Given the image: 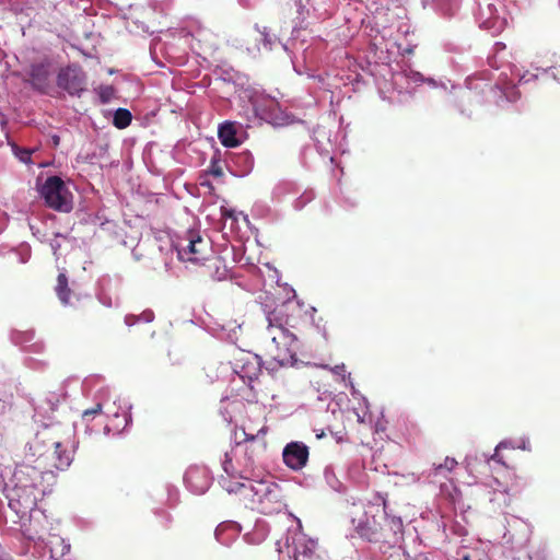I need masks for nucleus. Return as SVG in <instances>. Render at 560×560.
<instances>
[{
  "mask_svg": "<svg viewBox=\"0 0 560 560\" xmlns=\"http://www.w3.org/2000/svg\"><path fill=\"white\" fill-rule=\"evenodd\" d=\"M382 526L384 527V532H389V527L386 526V522H384V524L382 523Z\"/></svg>",
  "mask_w": 560,
  "mask_h": 560,
  "instance_id": "bf43d9fd",
  "label": "nucleus"
},
{
  "mask_svg": "<svg viewBox=\"0 0 560 560\" xmlns=\"http://www.w3.org/2000/svg\"><path fill=\"white\" fill-rule=\"evenodd\" d=\"M486 88H489V91L494 94L499 105H501L503 101L514 103L520 98V92L516 85L512 81L501 79V75L498 78V82L494 86H489L487 82L477 78H468L465 86L452 84V89L455 90L456 97L459 101V107H462L465 102L471 103L472 101H478L477 91L483 93ZM460 112L464 114L465 109L460 108Z\"/></svg>",
  "mask_w": 560,
  "mask_h": 560,
  "instance_id": "39448f33",
  "label": "nucleus"
},
{
  "mask_svg": "<svg viewBox=\"0 0 560 560\" xmlns=\"http://www.w3.org/2000/svg\"><path fill=\"white\" fill-rule=\"evenodd\" d=\"M219 262H220V259L215 257V258L213 259V261H212V266H213V267H215V269H217V275H218V276H217V279H218V280H221V279H223V278H225V277H226V271H228V270H226V267L224 266V267H223V270H222V271H220V268H219V266H218V264H219Z\"/></svg>",
  "mask_w": 560,
  "mask_h": 560,
  "instance_id": "8fccbe9b",
  "label": "nucleus"
},
{
  "mask_svg": "<svg viewBox=\"0 0 560 560\" xmlns=\"http://www.w3.org/2000/svg\"><path fill=\"white\" fill-rule=\"evenodd\" d=\"M209 173L215 177H220L223 175V170L219 161L212 159L210 166H209Z\"/></svg>",
  "mask_w": 560,
  "mask_h": 560,
  "instance_id": "a18cd8bd",
  "label": "nucleus"
},
{
  "mask_svg": "<svg viewBox=\"0 0 560 560\" xmlns=\"http://www.w3.org/2000/svg\"><path fill=\"white\" fill-rule=\"evenodd\" d=\"M219 482L222 486V488L225 491H228L229 493H240L241 495H242L241 487L249 486V482L248 483H244V482H240V481L233 482L231 479H226L223 477L220 479Z\"/></svg>",
  "mask_w": 560,
  "mask_h": 560,
  "instance_id": "c9c22d12",
  "label": "nucleus"
},
{
  "mask_svg": "<svg viewBox=\"0 0 560 560\" xmlns=\"http://www.w3.org/2000/svg\"><path fill=\"white\" fill-rule=\"evenodd\" d=\"M37 453L38 466L20 464L5 483V497L9 511L12 514L11 523L25 527L31 520V513L37 506V502L46 493L51 491L56 476L50 469H43L44 462L50 460L51 466L59 470L67 469L72 463V453L63 447L60 442H52L46 453L39 450V440L32 445Z\"/></svg>",
  "mask_w": 560,
  "mask_h": 560,
  "instance_id": "f257e3e1",
  "label": "nucleus"
},
{
  "mask_svg": "<svg viewBox=\"0 0 560 560\" xmlns=\"http://www.w3.org/2000/svg\"><path fill=\"white\" fill-rule=\"evenodd\" d=\"M58 236H59V234H57L56 237L50 241V247H51L54 255H57V252L60 248V243L57 240Z\"/></svg>",
  "mask_w": 560,
  "mask_h": 560,
  "instance_id": "5fc2aeb1",
  "label": "nucleus"
},
{
  "mask_svg": "<svg viewBox=\"0 0 560 560\" xmlns=\"http://www.w3.org/2000/svg\"><path fill=\"white\" fill-rule=\"evenodd\" d=\"M315 144L320 155L329 158L331 162L334 161L330 135L325 129H317L315 131Z\"/></svg>",
  "mask_w": 560,
  "mask_h": 560,
  "instance_id": "c85d7f7f",
  "label": "nucleus"
},
{
  "mask_svg": "<svg viewBox=\"0 0 560 560\" xmlns=\"http://www.w3.org/2000/svg\"><path fill=\"white\" fill-rule=\"evenodd\" d=\"M254 162L253 154L248 150H243L241 152L230 153L226 165L233 175L244 177L253 171Z\"/></svg>",
  "mask_w": 560,
  "mask_h": 560,
  "instance_id": "6ab92c4d",
  "label": "nucleus"
},
{
  "mask_svg": "<svg viewBox=\"0 0 560 560\" xmlns=\"http://www.w3.org/2000/svg\"><path fill=\"white\" fill-rule=\"evenodd\" d=\"M57 85L69 95L80 97L86 91V74L79 65H69L60 69Z\"/></svg>",
  "mask_w": 560,
  "mask_h": 560,
  "instance_id": "4468645a",
  "label": "nucleus"
},
{
  "mask_svg": "<svg viewBox=\"0 0 560 560\" xmlns=\"http://www.w3.org/2000/svg\"><path fill=\"white\" fill-rule=\"evenodd\" d=\"M347 386L350 387L351 396L360 401L363 402V405L368 408L369 407V400L365 396H363L354 386L353 382L349 378L348 383H346Z\"/></svg>",
  "mask_w": 560,
  "mask_h": 560,
  "instance_id": "79ce46f5",
  "label": "nucleus"
},
{
  "mask_svg": "<svg viewBox=\"0 0 560 560\" xmlns=\"http://www.w3.org/2000/svg\"><path fill=\"white\" fill-rule=\"evenodd\" d=\"M259 2H260V0H238V3L243 8H247V9L254 8Z\"/></svg>",
  "mask_w": 560,
  "mask_h": 560,
  "instance_id": "603ef678",
  "label": "nucleus"
},
{
  "mask_svg": "<svg viewBox=\"0 0 560 560\" xmlns=\"http://www.w3.org/2000/svg\"><path fill=\"white\" fill-rule=\"evenodd\" d=\"M241 533V526L236 522H223L215 528V539L223 546H230Z\"/></svg>",
  "mask_w": 560,
  "mask_h": 560,
  "instance_id": "b1692460",
  "label": "nucleus"
},
{
  "mask_svg": "<svg viewBox=\"0 0 560 560\" xmlns=\"http://www.w3.org/2000/svg\"><path fill=\"white\" fill-rule=\"evenodd\" d=\"M96 92L102 104H107L115 95V89L112 85H100Z\"/></svg>",
  "mask_w": 560,
  "mask_h": 560,
  "instance_id": "e433bc0d",
  "label": "nucleus"
},
{
  "mask_svg": "<svg viewBox=\"0 0 560 560\" xmlns=\"http://www.w3.org/2000/svg\"><path fill=\"white\" fill-rule=\"evenodd\" d=\"M314 198L312 191H305L299 198L294 200L293 207L295 210H302L310 201Z\"/></svg>",
  "mask_w": 560,
  "mask_h": 560,
  "instance_id": "ea45409f",
  "label": "nucleus"
},
{
  "mask_svg": "<svg viewBox=\"0 0 560 560\" xmlns=\"http://www.w3.org/2000/svg\"><path fill=\"white\" fill-rule=\"evenodd\" d=\"M497 46H502L503 48L505 47L503 44L501 43H497Z\"/></svg>",
  "mask_w": 560,
  "mask_h": 560,
  "instance_id": "0e129e2a",
  "label": "nucleus"
},
{
  "mask_svg": "<svg viewBox=\"0 0 560 560\" xmlns=\"http://www.w3.org/2000/svg\"><path fill=\"white\" fill-rule=\"evenodd\" d=\"M97 299L100 303L106 307H113L116 305L112 296L106 294L103 290L97 293Z\"/></svg>",
  "mask_w": 560,
  "mask_h": 560,
  "instance_id": "c03bdc74",
  "label": "nucleus"
},
{
  "mask_svg": "<svg viewBox=\"0 0 560 560\" xmlns=\"http://www.w3.org/2000/svg\"><path fill=\"white\" fill-rule=\"evenodd\" d=\"M517 448L529 451V440L527 438H522L520 441H517Z\"/></svg>",
  "mask_w": 560,
  "mask_h": 560,
  "instance_id": "864d4df0",
  "label": "nucleus"
},
{
  "mask_svg": "<svg viewBox=\"0 0 560 560\" xmlns=\"http://www.w3.org/2000/svg\"><path fill=\"white\" fill-rule=\"evenodd\" d=\"M40 195L48 207L60 212L72 210V196L63 180L58 176H49L40 187Z\"/></svg>",
  "mask_w": 560,
  "mask_h": 560,
  "instance_id": "f8f14e48",
  "label": "nucleus"
},
{
  "mask_svg": "<svg viewBox=\"0 0 560 560\" xmlns=\"http://www.w3.org/2000/svg\"><path fill=\"white\" fill-rule=\"evenodd\" d=\"M186 488L194 494H203L212 483V477L205 466L192 465L184 475Z\"/></svg>",
  "mask_w": 560,
  "mask_h": 560,
  "instance_id": "2eb2a0df",
  "label": "nucleus"
},
{
  "mask_svg": "<svg viewBox=\"0 0 560 560\" xmlns=\"http://www.w3.org/2000/svg\"><path fill=\"white\" fill-rule=\"evenodd\" d=\"M234 371L242 377L253 381L260 373V358L258 355L246 353L235 363Z\"/></svg>",
  "mask_w": 560,
  "mask_h": 560,
  "instance_id": "412c9836",
  "label": "nucleus"
},
{
  "mask_svg": "<svg viewBox=\"0 0 560 560\" xmlns=\"http://www.w3.org/2000/svg\"><path fill=\"white\" fill-rule=\"evenodd\" d=\"M31 154L32 152L30 150H26V149H18L15 151V155L16 158L23 162V163H28L31 162Z\"/></svg>",
  "mask_w": 560,
  "mask_h": 560,
  "instance_id": "de8ad7c7",
  "label": "nucleus"
},
{
  "mask_svg": "<svg viewBox=\"0 0 560 560\" xmlns=\"http://www.w3.org/2000/svg\"><path fill=\"white\" fill-rule=\"evenodd\" d=\"M301 1L302 0H295V3L301 7Z\"/></svg>",
  "mask_w": 560,
  "mask_h": 560,
  "instance_id": "e2e57ef3",
  "label": "nucleus"
},
{
  "mask_svg": "<svg viewBox=\"0 0 560 560\" xmlns=\"http://www.w3.org/2000/svg\"><path fill=\"white\" fill-rule=\"evenodd\" d=\"M129 409L130 407L126 402L124 406L120 402L117 405L116 400L113 402H97L94 408L83 411L82 419L88 422L92 416L103 412L108 418V422L104 427V433L106 435L110 433H113V435H119L131 423Z\"/></svg>",
  "mask_w": 560,
  "mask_h": 560,
  "instance_id": "6e6552de",
  "label": "nucleus"
},
{
  "mask_svg": "<svg viewBox=\"0 0 560 560\" xmlns=\"http://www.w3.org/2000/svg\"><path fill=\"white\" fill-rule=\"evenodd\" d=\"M0 560H13L12 556L5 552L4 548H0Z\"/></svg>",
  "mask_w": 560,
  "mask_h": 560,
  "instance_id": "6e6d98bb",
  "label": "nucleus"
},
{
  "mask_svg": "<svg viewBox=\"0 0 560 560\" xmlns=\"http://www.w3.org/2000/svg\"><path fill=\"white\" fill-rule=\"evenodd\" d=\"M221 466L231 479H244L254 482L261 475L259 462L254 451H249L247 446L243 450L240 444L224 453Z\"/></svg>",
  "mask_w": 560,
  "mask_h": 560,
  "instance_id": "423d86ee",
  "label": "nucleus"
},
{
  "mask_svg": "<svg viewBox=\"0 0 560 560\" xmlns=\"http://www.w3.org/2000/svg\"><path fill=\"white\" fill-rule=\"evenodd\" d=\"M28 257H30V250H28V249H26V255H25L24 257H22V258H21V262H26V261H27V259H28Z\"/></svg>",
  "mask_w": 560,
  "mask_h": 560,
  "instance_id": "13d9d810",
  "label": "nucleus"
},
{
  "mask_svg": "<svg viewBox=\"0 0 560 560\" xmlns=\"http://www.w3.org/2000/svg\"><path fill=\"white\" fill-rule=\"evenodd\" d=\"M532 67L536 70L535 73L526 71L522 74H516L518 83H529L532 81L537 80L540 77H548L555 80L556 82L560 83V66L538 67L533 65Z\"/></svg>",
  "mask_w": 560,
  "mask_h": 560,
  "instance_id": "5701e85b",
  "label": "nucleus"
},
{
  "mask_svg": "<svg viewBox=\"0 0 560 560\" xmlns=\"http://www.w3.org/2000/svg\"><path fill=\"white\" fill-rule=\"evenodd\" d=\"M422 83L428 84L431 89H441L443 91L447 90V86L450 84V80L446 79H434V78H424V81Z\"/></svg>",
  "mask_w": 560,
  "mask_h": 560,
  "instance_id": "58836bf2",
  "label": "nucleus"
},
{
  "mask_svg": "<svg viewBox=\"0 0 560 560\" xmlns=\"http://www.w3.org/2000/svg\"><path fill=\"white\" fill-rule=\"evenodd\" d=\"M243 406L242 401L237 398L223 397L220 401L219 412L223 420L228 423L233 421L234 413Z\"/></svg>",
  "mask_w": 560,
  "mask_h": 560,
  "instance_id": "c756f323",
  "label": "nucleus"
},
{
  "mask_svg": "<svg viewBox=\"0 0 560 560\" xmlns=\"http://www.w3.org/2000/svg\"><path fill=\"white\" fill-rule=\"evenodd\" d=\"M422 3L443 19L456 16L462 7V0H422Z\"/></svg>",
  "mask_w": 560,
  "mask_h": 560,
  "instance_id": "4be33fe9",
  "label": "nucleus"
},
{
  "mask_svg": "<svg viewBox=\"0 0 560 560\" xmlns=\"http://www.w3.org/2000/svg\"><path fill=\"white\" fill-rule=\"evenodd\" d=\"M218 136L221 143L226 148H235L241 144L235 122L224 121L221 124L218 130Z\"/></svg>",
  "mask_w": 560,
  "mask_h": 560,
  "instance_id": "a878e982",
  "label": "nucleus"
},
{
  "mask_svg": "<svg viewBox=\"0 0 560 560\" xmlns=\"http://www.w3.org/2000/svg\"><path fill=\"white\" fill-rule=\"evenodd\" d=\"M424 81V77L409 67L392 73V85L399 94H411Z\"/></svg>",
  "mask_w": 560,
  "mask_h": 560,
  "instance_id": "f3484780",
  "label": "nucleus"
},
{
  "mask_svg": "<svg viewBox=\"0 0 560 560\" xmlns=\"http://www.w3.org/2000/svg\"><path fill=\"white\" fill-rule=\"evenodd\" d=\"M0 548H2V545L0 544Z\"/></svg>",
  "mask_w": 560,
  "mask_h": 560,
  "instance_id": "69168bd1",
  "label": "nucleus"
},
{
  "mask_svg": "<svg viewBox=\"0 0 560 560\" xmlns=\"http://www.w3.org/2000/svg\"><path fill=\"white\" fill-rule=\"evenodd\" d=\"M242 497L252 510L261 514L279 513L285 508L281 487L270 480L257 479L241 487Z\"/></svg>",
  "mask_w": 560,
  "mask_h": 560,
  "instance_id": "7ed1b4c3",
  "label": "nucleus"
},
{
  "mask_svg": "<svg viewBox=\"0 0 560 560\" xmlns=\"http://www.w3.org/2000/svg\"><path fill=\"white\" fill-rule=\"evenodd\" d=\"M132 115L127 108H117L114 112L113 125L118 129L128 127L131 122Z\"/></svg>",
  "mask_w": 560,
  "mask_h": 560,
  "instance_id": "473e14b6",
  "label": "nucleus"
},
{
  "mask_svg": "<svg viewBox=\"0 0 560 560\" xmlns=\"http://www.w3.org/2000/svg\"><path fill=\"white\" fill-rule=\"evenodd\" d=\"M177 489L172 487L168 489V493H170V497L172 498L173 495L176 497L177 495Z\"/></svg>",
  "mask_w": 560,
  "mask_h": 560,
  "instance_id": "4d7b16f0",
  "label": "nucleus"
},
{
  "mask_svg": "<svg viewBox=\"0 0 560 560\" xmlns=\"http://www.w3.org/2000/svg\"><path fill=\"white\" fill-rule=\"evenodd\" d=\"M324 436V432H318L317 438L320 439Z\"/></svg>",
  "mask_w": 560,
  "mask_h": 560,
  "instance_id": "052dcab7",
  "label": "nucleus"
},
{
  "mask_svg": "<svg viewBox=\"0 0 560 560\" xmlns=\"http://www.w3.org/2000/svg\"><path fill=\"white\" fill-rule=\"evenodd\" d=\"M294 560H322L316 553L317 541L307 538L303 533L289 530L283 542ZM278 551L282 552V541H277Z\"/></svg>",
  "mask_w": 560,
  "mask_h": 560,
  "instance_id": "ddd939ff",
  "label": "nucleus"
},
{
  "mask_svg": "<svg viewBox=\"0 0 560 560\" xmlns=\"http://www.w3.org/2000/svg\"><path fill=\"white\" fill-rule=\"evenodd\" d=\"M35 334L33 330L20 331L15 330L11 334V340L14 345L30 349L33 352H39L43 349V343L33 342Z\"/></svg>",
  "mask_w": 560,
  "mask_h": 560,
  "instance_id": "bb28decb",
  "label": "nucleus"
},
{
  "mask_svg": "<svg viewBox=\"0 0 560 560\" xmlns=\"http://www.w3.org/2000/svg\"><path fill=\"white\" fill-rule=\"evenodd\" d=\"M385 505L369 504L360 515L352 517V525L358 536L369 542L381 544L382 523Z\"/></svg>",
  "mask_w": 560,
  "mask_h": 560,
  "instance_id": "1a4fd4ad",
  "label": "nucleus"
},
{
  "mask_svg": "<svg viewBox=\"0 0 560 560\" xmlns=\"http://www.w3.org/2000/svg\"><path fill=\"white\" fill-rule=\"evenodd\" d=\"M172 246L180 261L201 264L209 260L211 255V242L203 237L198 230L189 229L177 234L172 240Z\"/></svg>",
  "mask_w": 560,
  "mask_h": 560,
  "instance_id": "0eeeda50",
  "label": "nucleus"
},
{
  "mask_svg": "<svg viewBox=\"0 0 560 560\" xmlns=\"http://www.w3.org/2000/svg\"><path fill=\"white\" fill-rule=\"evenodd\" d=\"M324 368L328 369L330 372H332L336 375H341L342 380L346 381L347 375H346V366H345V364H338V365H335L332 368H330L328 365H325ZM348 378H350V374H348Z\"/></svg>",
  "mask_w": 560,
  "mask_h": 560,
  "instance_id": "49530a36",
  "label": "nucleus"
},
{
  "mask_svg": "<svg viewBox=\"0 0 560 560\" xmlns=\"http://www.w3.org/2000/svg\"><path fill=\"white\" fill-rule=\"evenodd\" d=\"M477 4L476 19L479 26L492 35L500 34L508 24L502 0H478Z\"/></svg>",
  "mask_w": 560,
  "mask_h": 560,
  "instance_id": "9b49d317",
  "label": "nucleus"
},
{
  "mask_svg": "<svg viewBox=\"0 0 560 560\" xmlns=\"http://www.w3.org/2000/svg\"><path fill=\"white\" fill-rule=\"evenodd\" d=\"M28 73L33 88L45 92L48 86L49 65L46 62L33 63Z\"/></svg>",
  "mask_w": 560,
  "mask_h": 560,
  "instance_id": "393cba45",
  "label": "nucleus"
},
{
  "mask_svg": "<svg viewBox=\"0 0 560 560\" xmlns=\"http://www.w3.org/2000/svg\"><path fill=\"white\" fill-rule=\"evenodd\" d=\"M250 103L255 115L273 127H284L298 121L291 113L281 108L276 98L268 95H255Z\"/></svg>",
  "mask_w": 560,
  "mask_h": 560,
  "instance_id": "9d476101",
  "label": "nucleus"
},
{
  "mask_svg": "<svg viewBox=\"0 0 560 560\" xmlns=\"http://www.w3.org/2000/svg\"><path fill=\"white\" fill-rule=\"evenodd\" d=\"M241 328V324H237L236 322H228L219 325L215 329V334L218 338L235 343L238 340Z\"/></svg>",
  "mask_w": 560,
  "mask_h": 560,
  "instance_id": "cd10ccee",
  "label": "nucleus"
},
{
  "mask_svg": "<svg viewBox=\"0 0 560 560\" xmlns=\"http://www.w3.org/2000/svg\"><path fill=\"white\" fill-rule=\"evenodd\" d=\"M19 530L23 537L22 553L28 556V560H58L70 551V544L60 536L43 539L31 532L28 524Z\"/></svg>",
  "mask_w": 560,
  "mask_h": 560,
  "instance_id": "20e7f679",
  "label": "nucleus"
},
{
  "mask_svg": "<svg viewBox=\"0 0 560 560\" xmlns=\"http://www.w3.org/2000/svg\"><path fill=\"white\" fill-rule=\"evenodd\" d=\"M282 457L289 468L300 470L307 463L308 447L303 442H290L284 446Z\"/></svg>",
  "mask_w": 560,
  "mask_h": 560,
  "instance_id": "a211bd4d",
  "label": "nucleus"
},
{
  "mask_svg": "<svg viewBox=\"0 0 560 560\" xmlns=\"http://www.w3.org/2000/svg\"><path fill=\"white\" fill-rule=\"evenodd\" d=\"M8 518H9V515H8V513H5V514H4L5 523H9V520H8Z\"/></svg>",
  "mask_w": 560,
  "mask_h": 560,
  "instance_id": "680f3d73",
  "label": "nucleus"
},
{
  "mask_svg": "<svg viewBox=\"0 0 560 560\" xmlns=\"http://www.w3.org/2000/svg\"><path fill=\"white\" fill-rule=\"evenodd\" d=\"M268 332L273 349L270 350L272 358L282 366H293L298 362L300 341L294 334L284 328L281 313L273 311L267 314Z\"/></svg>",
  "mask_w": 560,
  "mask_h": 560,
  "instance_id": "f03ea898",
  "label": "nucleus"
},
{
  "mask_svg": "<svg viewBox=\"0 0 560 560\" xmlns=\"http://www.w3.org/2000/svg\"><path fill=\"white\" fill-rule=\"evenodd\" d=\"M190 34L199 42L208 40V36L210 35V33L199 22H194L190 26Z\"/></svg>",
  "mask_w": 560,
  "mask_h": 560,
  "instance_id": "4c0bfd02",
  "label": "nucleus"
},
{
  "mask_svg": "<svg viewBox=\"0 0 560 560\" xmlns=\"http://www.w3.org/2000/svg\"><path fill=\"white\" fill-rule=\"evenodd\" d=\"M56 293L63 305L70 304L69 294L70 289L68 287V279L65 273H59L57 278Z\"/></svg>",
  "mask_w": 560,
  "mask_h": 560,
  "instance_id": "2f4dec72",
  "label": "nucleus"
},
{
  "mask_svg": "<svg viewBox=\"0 0 560 560\" xmlns=\"http://www.w3.org/2000/svg\"><path fill=\"white\" fill-rule=\"evenodd\" d=\"M500 448H517V441H513V440H505V441L500 442V443L497 445V447H495V453H494V455H492V457H491L492 459L498 460V462L500 460V459H499V456H498V451H499Z\"/></svg>",
  "mask_w": 560,
  "mask_h": 560,
  "instance_id": "37998d69",
  "label": "nucleus"
},
{
  "mask_svg": "<svg viewBox=\"0 0 560 560\" xmlns=\"http://www.w3.org/2000/svg\"><path fill=\"white\" fill-rule=\"evenodd\" d=\"M382 521L386 522V526L389 527V532H384V527L382 526L381 544L388 545L392 548L398 546L404 540V524L401 517L394 515L390 516L385 511V515Z\"/></svg>",
  "mask_w": 560,
  "mask_h": 560,
  "instance_id": "aec40b11",
  "label": "nucleus"
},
{
  "mask_svg": "<svg viewBox=\"0 0 560 560\" xmlns=\"http://www.w3.org/2000/svg\"><path fill=\"white\" fill-rule=\"evenodd\" d=\"M456 465H457V462L455 460V458L446 457L444 459L443 464H439V465L434 466L435 475L440 474L443 469H445L447 471H452Z\"/></svg>",
  "mask_w": 560,
  "mask_h": 560,
  "instance_id": "a19ab883",
  "label": "nucleus"
},
{
  "mask_svg": "<svg viewBox=\"0 0 560 560\" xmlns=\"http://www.w3.org/2000/svg\"><path fill=\"white\" fill-rule=\"evenodd\" d=\"M154 313L152 310H145L139 315L128 314L125 316V324L129 327L139 323H151L154 320Z\"/></svg>",
  "mask_w": 560,
  "mask_h": 560,
  "instance_id": "72a5a7b5",
  "label": "nucleus"
},
{
  "mask_svg": "<svg viewBox=\"0 0 560 560\" xmlns=\"http://www.w3.org/2000/svg\"><path fill=\"white\" fill-rule=\"evenodd\" d=\"M67 390L65 385H60L56 390L48 392L38 402H33L35 417L51 419L52 413L58 410L60 404L66 401Z\"/></svg>",
  "mask_w": 560,
  "mask_h": 560,
  "instance_id": "dca6fc26",
  "label": "nucleus"
},
{
  "mask_svg": "<svg viewBox=\"0 0 560 560\" xmlns=\"http://www.w3.org/2000/svg\"><path fill=\"white\" fill-rule=\"evenodd\" d=\"M455 560H488L483 549L462 546L457 549Z\"/></svg>",
  "mask_w": 560,
  "mask_h": 560,
  "instance_id": "7c9ffc66",
  "label": "nucleus"
},
{
  "mask_svg": "<svg viewBox=\"0 0 560 560\" xmlns=\"http://www.w3.org/2000/svg\"><path fill=\"white\" fill-rule=\"evenodd\" d=\"M324 478L326 483L336 492L342 493L345 491L343 483L337 478L332 467L327 466L324 469Z\"/></svg>",
  "mask_w": 560,
  "mask_h": 560,
  "instance_id": "f704fd0d",
  "label": "nucleus"
},
{
  "mask_svg": "<svg viewBox=\"0 0 560 560\" xmlns=\"http://www.w3.org/2000/svg\"><path fill=\"white\" fill-rule=\"evenodd\" d=\"M261 35H262L264 46L271 49L272 39H271L269 33L266 31V28H264V32H261Z\"/></svg>",
  "mask_w": 560,
  "mask_h": 560,
  "instance_id": "3c124183",
  "label": "nucleus"
},
{
  "mask_svg": "<svg viewBox=\"0 0 560 560\" xmlns=\"http://www.w3.org/2000/svg\"><path fill=\"white\" fill-rule=\"evenodd\" d=\"M221 215L224 219H231L233 221H236V212L233 209H229L226 207H221Z\"/></svg>",
  "mask_w": 560,
  "mask_h": 560,
  "instance_id": "09e8293b",
  "label": "nucleus"
}]
</instances>
